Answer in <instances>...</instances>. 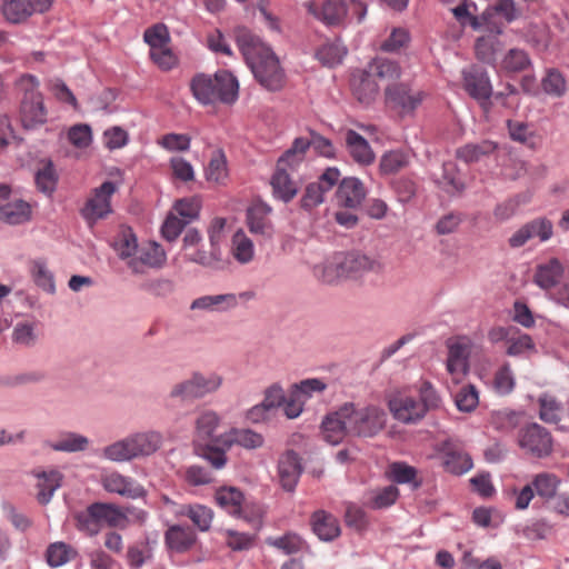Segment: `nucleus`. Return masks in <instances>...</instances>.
<instances>
[{"label": "nucleus", "instance_id": "f8f14e48", "mask_svg": "<svg viewBox=\"0 0 569 569\" xmlns=\"http://www.w3.org/2000/svg\"><path fill=\"white\" fill-rule=\"evenodd\" d=\"M422 100L423 93L421 91H412L403 83H396L386 88L387 104L401 114L413 112Z\"/></svg>", "mask_w": 569, "mask_h": 569}, {"label": "nucleus", "instance_id": "13d9d810", "mask_svg": "<svg viewBox=\"0 0 569 569\" xmlns=\"http://www.w3.org/2000/svg\"><path fill=\"white\" fill-rule=\"evenodd\" d=\"M38 335L36 328L29 322H19L12 331V341L24 348H31L37 343Z\"/></svg>", "mask_w": 569, "mask_h": 569}, {"label": "nucleus", "instance_id": "052dcab7", "mask_svg": "<svg viewBox=\"0 0 569 569\" xmlns=\"http://www.w3.org/2000/svg\"><path fill=\"white\" fill-rule=\"evenodd\" d=\"M491 422L498 431H513L520 422V413L512 410H500L492 415Z\"/></svg>", "mask_w": 569, "mask_h": 569}, {"label": "nucleus", "instance_id": "0eeeda50", "mask_svg": "<svg viewBox=\"0 0 569 569\" xmlns=\"http://www.w3.org/2000/svg\"><path fill=\"white\" fill-rule=\"evenodd\" d=\"M517 443L526 453L537 458L547 457L552 451L550 432L538 423H530L520 428Z\"/></svg>", "mask_w": 569, "mask_h": 569}, {"label": "nucleus", "instance_id": "aec40b11", "mask_svg": "<svg viewBox=\"0 0 569 569\" xmlns=\"http://www.w3.org/2000/svg\"><path fill=\"white\" fill-rule=\"evenodd\" d=\"M271 208L261 201L254 202L247 211V223L253 234L270 238L273 233V226L269 218Z\"/></svg>", "mask_w": 569, "mask_h": 569}, {"label": "nucleus", "instance_id": "8fccbe9b", "mask_svg": "<svg viewBox=\"0 0 569 569\" xmlns=\"http://www.w3.org/2000/svg\"><path fill=\"white\" fill-rule=\"evenodd\" d=\"M77 552L64 542H54L47 549V561L51 567H60L72 560Z\"/></svg>", "mask_w": 569, "mask_h": 569}, {"label": "nucleus", "instance_id": "6e6552de", "mask_svg": "<svg viewBox=\"0 0 569 569\" xmlns=\"http://www.w3.org/2000/svg\"><path fill=\"white\" fill-rule=\"evenodd\" d=\"M52 0H2L0 12L10 24L24 23L34 13L50 9Z\"/></svg>", "mask_w": 569, "mask_h": 569}, {"label": "nucleus", "instance_id": "49530a36", "mask_svg": "<svg viewBox=\"0 0 569 569\" xmlns=\"http://www.w3.org/2000/svg\"><path fill=\"white\" fill-rule=\"evenodd\" d=\"M89 439L86 436L76 432H69L61 437L60 440L51 445L54 451L79 452L84 451L89 447Z\"/></svg>", "mask_w": 569, "mask_h": 569}, {"label": "nucleus", "instance_id": "58836bf2", "mask_svg": "<svg viewBox=\"0 0 569 569\" xmlns=\"http://www.w3.org/2000/svg\"><path fill=\"white\" fill-rule=\"evenodd\" d=\"M313 276L321 282L333 284L342 281L336 253L313 267Z\"/></svg>", "mask_w": 569, "mask_h": 569}, {"label": "nucleus", "instance_id": "79ce46f5", "mask_svg": "<svg viewBox=\"0 0 569 569\" xmlns=\"http://www.w3.org/2000/svg\"><path fill=\"white\" fill-rule=\"evenodd\" d=\"M231 253L233 258L242 264L248 263L253 259V243L241 229L236 231L232 236Z\"/></svg>", "mask_w": 569, "mask_h": 569}, {"label": "nucleus", "instance_id": "412c9836", "mask_svg": "<svg viewBox=\"0 0 569 569\" xmlns=\"http://www.w3.org/2000/svg\"><path fill=\"white\" fill-rule=\"evenodd\" d=\"M442 463L446 470L453 475L466 473L473 466L471 457L451 441L443 443Z\"/></svg>", "mask_w": 569, "mask_h": 569}, {"label": "nucleus", "instance_id": "c756f323", "mask_svg": "<svg viewBox=\"0 0 569 569\" xmlns=\"http://www.w3.org/2000/svg\"><path fill=\"white\" fill-rule=\"evenodd\" d=\"M92 515L99 525L104 522L109 527H123L127 522L126 512L117 505L106 502L92 503Z\"/></svg>", "mask_w": 569, "mask_h": 569}, {"label": "nucleus", "instance_id": "9d476101", "mask_svg": "<svg viewBox=\"0 0 569 569\" xmlns=\"http://www.w3.org/2000/svg\"><path fill=\"white\" fill-rule=\"evenodd\" d=\"M116 190L117 187L111 181L103 182L94 190L93 196L88 199L81 210V214L88 224H94L98 220L106 218L111 212L110 199Z\"/></svg>", "mask_w": 569, "mask_h": 569}, {"label": "nucleus", "instance_id": "a878e982", "mask_svg": "<svg viewBox=\"0 0 569 569\" xmlns=\"http://www.w3.org/2000/svg\"><path fill=\"white\" fill-rule=\"evenodd\" d=\"M221 423L220 415L212 409L202 410L194 421V432L198 440L212 442L219 435L217 430Z\"/></svg>", "mask_w": 569, "mask_h": 569}, {"label": "nucleus", "instance_id": "c9c22d12", "mask_svg": "<svg viewBox=\"0 0 569 569\" xmlns=\"http://www.w3.org/2000/svg\"><path fill=\"white\" fill-rule=\"evenodd\" d=\"M40 482L38 483V500L41 505H47L54 491L61 486L62 475L58 470L43 471L36 475Z\"/></svg>", "mask_w": 569, "mask_h": 569}, {"label": "nucleus", "instance_id": "f3484780", "mask_svg": "<svg viewBox=\"0 0 569 569\" xmlns=\"http://www.w3.org/2000/svg\"><path fill=\"white\" fill-rule=\"evenodd\" d=\"M219 441L227 448H232L237 445L247 450H254L263 446L264 438L261 433L249 428L233 427L220 433Z\"/></svg>", "mask_w": 569, "mask_h": 569}, {"label": "nucleus", "instance_id": "f257e3e1", "mask_svg": "<svg viewBox=\"0 0 569 569\" xmlns=\"http://www.w3.org/2000/svg\"><path fill=\"white\" fill-rule=\"evenodd\" d=\"M387 421V412L377 405L358 406L345 402L323 418L321 432L323 439L335 446L346 436L373 438L386 428Z\"/></svg>", "mask_w": 569, "mask_h": 569}, {"label": "nucleus", "instance_id": "c03bdc74", "mask_svg": "<svg viewBox=\"0 0 569 569\" xmlns=\"http://www.w3.org/2000/svg\"><path fill=\"white\" fill-rule=\"evenodd\" d=\"M347 49L340 42L326 43L321 46L317 52L316 58L327 67H335L342 62Z\"/></svg>", "mask_w": 569, "mask_h": 569}, {"label": "nucleus", "instance_id": "a211bd4d", "mask_svg": "<svg viewBox=\"0 0 569 569\" xmlns=\"http://www.w3.org/2000/svg\"><path fill=\"white\" fill-rule=\"evenodd\" d=\"M351 89L355 98L362 104H371L379 96L380 87L377 80L365 68L357 70L351 78Z\"/></svg>", "mask_w": 569, "mask_h": 569}, {"label": "nucleus", "instance_id": "0e129e2a", "mask_svg": "<svg viewBox=\"0 0 569 569\" xmlns=\"http://www.w3.org/2000/svg\"><path fill=\"white\" fill-rule=\"evenodd\" d=\"M143 39L151 50L168 46L170 42V34L168 28L163 23H157L144 31Z\"/></svg>", "mask_w": 569, "mask_h": 569}, {"label": "nucleus", "instance_id": "bb28decb", "mask_svg": "<svg viewBox=\"0 0 569 569\" xmlns=\"http://www.w3.org/2000/svg\"><path fill=\"white\" fill-rule=\"evenodd\" d=\"M563 274V267L557 258L540 263L536 268L533 276L535 283L541 289L553 288Z\"/></svg>", "mask_w": 569, "mask_h": 569}, {"label": "nucleus", "instance_id": "5fc2aeb1", "mask_svg": "<svg viewBox=\"0 0 569 569\" xmlns=\"http://www.w3.org/2000/svg\"><path fill=\"white\" fill-rule=\"evenodd\" d=\"M559 479L552 473H539L535 477L532 486L539 497L551 499L556 496Z\"/></svg>", "mask_w": 569, "mask_h": 569}, {"label": "nucleus", "instance_id": "cd10ccee", "mask_svg": "<svg viewBox=\"0 0 569 569\" xmlns=\"http://www.w3.org/2000/svg\"><path fill=\"white\" fill-rule=\"evenodd\" d=\"M312 530L323 541H330L340 535L338 520L330 513L318 510L312 515Z\"/></svg>", "mask_w": 569, "mask_h": 569}, {"label": "nucleus", "instance_id": "ea45409f", "mask_svg": "<svg viewBox=\"0 0 569 569\" xmlns=\"http://www.w3.org/2000/svg\"><path fill=\"white\" fill-rule=\"evenodd\" d=\"M271 186L277 198L284 202L290 201L298 192L296 183L290 179L289 173L278 169L272 177Z\"/></svg>", "mask_w": 569, "mask_h": 569}, {"label": "nucleus", "instance_id": "7ed1b4c3", "mask_svg": "<svg viewBox=\"0 0 569 569\" xmlns=\"http://www.w3.org/2000/svg\"><path fill=\"white\" fill-rule=\"evenodd\" d=\"M190 87L193 97L204 106L217 102L232 104L238 99V80L227 70L218 71L213 76L197 74L192 78Z\"/></svg>", "mask_w": 569, "mask_h": 569}, {"label": "nucleus", "instance_id": "e2e57ef3", "mask_svg": "<svg viewBox=\"0 0 569 569\" xmlns=\"http://www.w3.org/2000/svg\"><path fill=\"white\" fill-rule=\"evenodd\" d=\"M390 477L397 483H412L413 488H418L420 486V482L416 481V468L405 462H393L390 465Z\"/></svg>", "mask_w": 569, "mask_h": 569}, {"label": "nucleus", "instance_id": "f03ea898", "mask_svg": "<svg viewBox=\"0 0 569 569\" xmlns=\"http://www.w3.org/2000/svg\"><path fill=\"white\" fill-rule=\"evenodd\" d=\"M236 40L259 83L271 91L281 89L284 83V72L273 51L246 28L236 29Z\"/></svg>", "mask_w": 569, "mask_h": 569}, {"label": "nucleus", "instance_id": "774afa93", "mask_svg": "<svg viewBox=\"0 0 569 569\" xmlns=\"http://www.w3.org/2000/svg\"><path fill=\"white\" fill-rule=\"evenodd\" d=\"M420 397V407L425 413L440 406V397L429 381H422L418 388Z\"/></svg>", "mask_w": 569, "mask_h": 569}, {"label": "nucleus", "instance_id": "37998d69", "mask_svg": "<svg viewBox=\"0 0 569 569\" xmlns=\"http://www.w3.org/2000/svg\"><path fill=\"white\" fill-rule=\"evenodd\" d=\"M113 248L121 260L127 262L136 257L138 251L137 238L130 229L122 230L113 242Z\"/></svg>", "mask_w": 569, "mask_h": 569}, {"label": "nucleus", "instance_id": "680f3d73", "mask_svg": "<svg viewBox=\"0 0 569 569\" xmlns=\"http://www.w3.org/2000/svg\"><path fill=\"white\" fill-rule=\"evenodd\" d=\"M540 410L539 417L547 423H557L560 421L561 406L550 396H542L539 399Z\"/></svg>", "mask_w": 569, "mask_h": 569}, {"label": "nucleus", "instance_id": "de8ad7c7", "mask_svg": "<svg viewBox=\"0 0 569 569\" xmlns=\"http://www.w3.org/2000/svg\"><path fill=\"white\" fill-rule=\"evenodd\" d=\"M541 86L548 96L560 98L567 91V83L561 72L556 69L547 71L546 76L541 80Z\"/></svg>", "mask_w": 569, "mask_h": 569}, {"label": "nucleus", "instance_id": "393cba45", "mask_svg": "<svg viewBox=\"0 0 569 569\" xmlns=\"http://www.w3.org/2000/svg\"><path fill=\"white\" fill-rule=\"evenodd\" d=\"M238 306L237 295L223 293V295H210L202 296L194 299L191 305V310H202L209 312H223L233 309Z\"/></svg>", "mask_w": 569, "mask_h": 569}, {"label": "nucleus", "instance_id": "423d86ee", "mask_svg": "<svg viewBox=\"0 0 569 569\" xmlns=\"http://www.w3.org/2000/svg\"><path fill=\"white\" fill-rule=\"evenodd\" d=\"M23 92L20 116L23 128L37 129L47 122V109L39 88V81L31 74H23L17 82Z\"/></svg>", "mask_w": 569, "mask_h": 569}, {"label": "nucleus", "instance_id": "6e6d98bb", "mask_svg": "<svg viewBox=\"0 0 569 569\" xmlns=\"http://www.w3.org/2000/svg\"><path fill=\"white\" fill-rule=\"evenodd\" d=\"M530 59L526 51L510 49L501 61V68L508 72H519L530 66Z\"/></svg>", "mask_w": 569, "mask_h": 569}, {"label": "nucleus", "instance_id": "72a5a7b5", "mask_svg": "<svg viewBox=\"0 0 569 569\" xmlns=\"http://www.w3.org/2000/svg\"><path fill=\"white\" fill-rule=\"evenodd\" d=\"M219 439L220 435L214 441L206 442L198 448V455L207 460L214 469H222L227 465V451L230 449L224 447Z\"/></svg>", "mask_w": 569, "mask_h": 569}, {"label": "nucleus", "instance_id": "473e14b6", "mask_svg": "<svg viewBox=\"0 0 569 569\" xmlns=\"http://www.w3.org/2000/svg\"><path fill=\"white\" fill-rule=\"evenodd\" d=\"M348 258L352 279H358L368 272H378L381 269L379 260L360 251L348 252Z\"/></svg>", "mask_w": 569, "mask_h": 569}, {"label": "nucleus", "instance_id": "4c0bfd02", "mask_svg": "<svg viewBox=\"0 0 569 569\" xmlns=\"http://www.w3.org/2000/svg\"><path fill=\"white\" fill-rule=\"evenodd\" d=\"M368 72L377 79L392 81L400 77L401 69L395 61L385 58H376L366 67Z\"/></svg>", "mask_w": 569, "mask_h": 569}, {"label": "nucleus", "instance_id": "338daca9", "mask_svg": "<svg viewBox=\"0 0 569 569\" xmlns=\"http://www.w3.org/2000/svg\"><path fill=\"white\" fill-rule=\"evenodd\" d=\"M32 276L40 288L49 293L54 292L53 274L49 271L43 261H34L32 266Z\"/></svg>", "mask_w": 569, "mask_h": 569}, {"label": "nucleus", "instance_id": "a19ab883", "mask_svg": "<svg viewBox=\"0 0 569 569\" xmlns=\"http://www.w3.org/2000/svg\"><path fill=\"white\" fill-rule=\"evenodd\" d=\"M409 164V156L402 150L385 152L379 161V171L382 176L395 174Z\"/></svg>", "mask_w": 569, "mask_h": 569}, {"label": "nucleus", "instance_id": "4d7b16f0", "mask_svg": "<svg viewBox=\"0 0 569 569\" xmlns=\"http://www.w3.org/2000/svg\"><path fill=\"white\" fill-rule=\"evenodd\" d=\"M516 386L510 363H503L495 373L493 387L499 395H509Z\"/></svg>", "mask_w": 569, "mask_h": 569}, {"label": "nucleus", "instance_id": "e433bc0d", "mask_svg": "<svg viewBox=\"0 0 569 569\" xmlns=\"http://www.w3.org/2000/svg\"><path fill=\"white\" fill-rule=\"evenodd\" d=\"M305 137L296 138L292 146L279 158L278 169L295 170L303 160L306 154Z\"/></svg>", "mask_w": 569, "mask_h": 569}, {"label": "nucleus", "instance_id": "864d4df0", "mask_svg": "<svg viewBox=\"0 0 569 569\" xmlns=\"http://www.w3.org/2000/svg\"><path fill=\"white\" fill-rule=\"evenodd\" d=\"M507 343L508 348L506 352L511 357L521 356L528 351L536 350V346L531 337L527 333H520L517 328L516 331L510 335Z\"/></svg>", "mask_w": 569, "mask_h": 569}, {"label": "nucleus", "instance_id": "b1692460", "mask_svg": "<svg viewBox=\"0 0 569 569\" xmlns=\"http://www.w3.org/2000/svg\"><path fill=\"white\" fill-rule=\"evenodd\" d=\"M336 197L340 206L356 208L365 199L366 189L358 178L348 177L341 180Z\"/></svg>", "mask_w": 569, "mask_h": 569}, {"label": "nucleus", "instance_id": "2eb2a0df", "mask_svg": "<svg viewBox=\"0 0 569 569\" xmlns=\"http://www.w3.org/2000/svg\"><path fill=\"white\" fill-rule=\"evenodd\" d=\"M164 250L156 242L138 248L134 258L128 261V268L136 274H143L148 269L161 268L166 262Z\"/></svg>", "mask_w": 569, "mask_h": 569}, {"label": "nucleus", "instance_id": "7c9ffc66", "mask_svg": "<svg viewBox=\"0 0 569 569\" xmlns=\"http://www.w3.org/2000/svg\"><path fill=\"white\" fill-rule=\"evenodd\" d=\"M164 539L169 549L182 552L194 543L196 536L190 528L174 525L166 531Z\"/></svg>", "mask_w": 569, "mask_h": 569}, {"label": "nucleus", "instance_id": "603ef678", "mask_svg": "<svg viewBox=\"0 0 569 569\" xmlns=\"http://www.w3.org/2000/svg\"><path fill=\"white\" fill-rule=\"evenodd\" d=\"M201 531H207L212 522L213 513L211 509L202 505L187 506L181 510Z\"/></svg>", "mask_w": 569, "mask_h": 569}, {"label": "nucleus", "instance_id": "3c124183", "mask_svg": "<svg viewBox=\"0 0 569 569\" xmlns=\"http://www.w3.org/2000/svg\"><path fill=\"white\" fill-rule=\"evenodd\" d=\"M306 149L312 148L313 151L325 158L332 159L336 157V148L331 140L320 133L310 130L309 138H305Z\"/></svg>", "mask_w": 569, "mask_h": 569}, {"label": "nucleus", "instance_id": "69168bd1", "mask_svg": "<svg viewBox=\"0 0 569 569\" xmlns=\"http://www.w3.org/2000/svg\"><path fill=\"white\" fill-rule=\"evenodd\" d=\"M525 224L531 234V239L538 238L541 242H546L553 234L552 222L547 218H537Z\"/></svg>", "mask_w": 569, "mask_h": 569}, {"label": "nucleus", "instance_id": "39448f33", "mask_svg": "<svg viewBox=\"0 0 569 569\" xmlns=\"http://www.w3.org/2000/svg\"><path fill=\"white\" fill-rule=\"evenodd\" d=\"M306 9L315 18L326 26L338 27L345 24L349 13L357 16L358 22H361L367 14V4L360 0H325L321 3L307 1Z\"/></svg>", "mask_w": 569, "mask_h": 569}, {"label": "nucleus", "instance_id": "a18cd8bd", "mask_svg": "<svg viewBox=\"0 0 569 569\" xmlns=\"http://www.w3.org/2000/svg\"><path fill=\"white\" fill-rule=\"evenodd\" d=\"M266 543L284 555L298 553L303 547L302 539L293 532H287L281 537H268Z\"/></svg>", "mask_w": 569, "mask_h": 569}, {"label": "nucleus", "instance_id": "bf43d9fd", "mask_svg": "<svg viewBox=\"0 0 569 569\" xmlns=\"http://www.w3.org/2000/svg\"><path fill=\"white\" fill-rule=\"evenodd\" d=\"M455 402L460 411L471 412L479 403V395L475 386H463L456 395Z\"/></svg>", "mask_w": 569, "mask_h": 569}, {"label": "nucleus", "instance_id": "1a4fd4ad", "mask_svg": "<svg viewBox=\"0 0 569 569\" xmlns=\"http://www.w3.org/2000/svg\"><path fill=\"white\" fill-rule=\"evenodd\" d=\"M446 369L455 382H460L470 369L471 342L467 338H458L447 342Z\"/></svg>", "mask_w": 569, "mask_h": 569}, {"label": "nucleus", "instance_id": "4be33fe9", "mask_svg": "<svg viewBox=\"0 0 569 569\" xmlns=\"http://www.w3.org/2000/svg\"><path fill=\"white\" fill-rule=\"evenodd\" d=\"M498 149L496 141L485 139L476 142H468L456 149L455 156L458 160L471 164L479 162L491 154Z\"/></svg>", "mask_w": 569, "mask_h": 569}, {"label": "nucleus", "instance_id": "9b49d317", "mask_svg": "<svg viewBox=\"0 0 569 569\" xmlns=\"http://www.w3.org/2000/svg\"><path fill=\"white\" fill-rule=\"evenodd\" d=\"M387 403L392 417L402 423H417L426 416L420 402L402 391L391 393Z\"/></svg>", "mask_w": 569, "mask_h": 569}, {"label": "nucleus", "instance_id": "6ab92c4d", "mask_svg": "<svg viewBox=\"0 0 569 569\" xmlns=\"http://www.w3.org/2000/svg\"><path fill=\"white\" fill-rule=\"evenodd\" d=\"M278 472L282 488L293 491L302 472L300 458L293 450H288L280 457Z\"/></svg>", "mask_w": 569, "mask_h": 569}, {"label": "nucleus", "instance_id": "09e8293b", "mask_svg": "<svg viewBox=\"0 0 569 569\" xmlns=\"http://www.w3.org/2000/svg\"><path fill=\"white\" fill-rule=\"evenodd\" d=\"M37 188L44 194H52L57 188L58 176L51 161H47L36 173Z\"/></svg>", "mask_w": 569, "mask_h": 569}, {"label": "nucleus", "instance_id": "5701e85b", "mask_svg": "<svg viewBox=\"0 0 569 569\" xmlns=\"http://www.w3.org/2000/svg\"><path fill=\"white\" fill-rule=\"evenodd\" d=\"M345 141L348 153L355 162L360 166H369L375 161V152L361 134L349 129L345 133Z\"/></svg>", "mask_w": 569, "mask_h": 569}, {"label": "nucleus", "instance_id": "dca6fc26", "mask_svg": "<svg viewBox=\"0 0 569 569\" xmlns=\"http://www.w3.org/2000/svg\"><path fill=\"white\" fill-rule=\"evenodd\" d=\"M100 457L114 463H124L141 459L130 433L104 446L101 449Z\"/></svg>", "mask_w": 569, "mask_h": 569}, {"label": "nucleus", "instance_id": "f704fd0d", "mask_svg": "<svg viewBox=\"0 0 569 569\" xmlns=\"http://www.w3.org/2000/svg\"><path fill=\"white\" fill-rule=\"evenodd\" d=\"M216 501L230 515L241 517L243 495L237 488H220L216 492Z\"/></svg>", "mask_w": 569, "mask_h": 569}, {"label": "nucleus", "instance_id": "ddd939ff", "mask_svg": "<svg viewBox=\"0 0 569 569\" xmlns=\"http://www.w3.org/2000/svg\"><path fill=\"white\" fill-rule=\"evenodd\" d=\"M101 486L107 492L131 499L144 498L147 495L143 486L116 470L101 476Z\"/></svg>", "mask_w": 569, "mask_h": 569}, {"label": "nucleus", "instance_id": "c85d7f7f", "mask_svg": "<svg viewBox=\"0 0 569 569\" xmlns=\"http://www.w3.org/2000/svg\"><path fill=\"white\" fill-rule=\"evenodd\" d=\"M31 214V206L27 201L14 197L12 201L0 211V221L12 226L22 224L30 221Z\"/></svg>", "mask_w": 569, "mask_h": 569}, {"label": "nucleus", "instance_id": "4468645a", "mask_svg": "<svg viewBox=\"0 0 569 569\" xmlns=\"http://www.w3.org/2000/svg\"><path fill=\"white\" fill-rule=\"evenodd\" d=\"M463 88L483 108L489 104L492 94V87L486 71L477 67L462 70Z\"/></svg>", "mask_w": 569, "mask_h": 569}, {"label": "nucleus", "instance_id": "2f4dec72", "mask_svg": "<svg viewBox=\"0 0 569 569\" xmlns=\"http://www.w3.org/2000/svg\"><path fill=\"white\" fill-rule=\"evenodd\" d=\"M134 441L141 459L148 458L156 453L162 446V435L154 430H142L130 433Z\"/></svg>", "mask_w": 569, "mask_h": 569}, {"label": "nucleus", "instance_id": "20e7f679", "mask_svg": "<svg viewBox=\"0 0 569 569\" xmlns=\"http://www.w3.org/2000/svg\"><path fill=\"white\" fill-rule=\"evenodd\" d=\"M223 381V377L216 371L196 370L188 378L174 383L169 397L179 401L200 400L218 392Z\"/></svg>", "mask_w": 569, "mask_h": 569}]
</instances>
